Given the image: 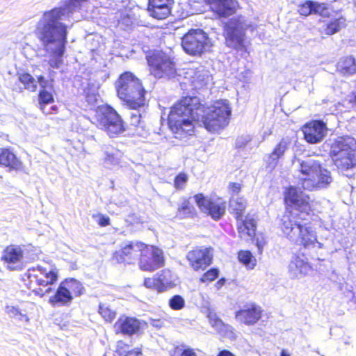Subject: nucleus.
Segmentation results:
<instances>
[{
    "label": "nucleus",
    "mask_w": 356,
    "mask_h": 356,
    "mask_svg": "<svg viewBox=\"0 0 356 356\" xmlns=\"http://www.w3.org/2000/svg\"><path fill=\"white\" fill-rule=\"evenodd\" d=\"M230 116L231 108L225 100L206 106L197 97L186 96L172 106L167 121L172 133L181 139L193 135L198 122L209 132H218L228 125Z\"/></svg>",
    "instance_id": "obj_1"
},
{
    "label": "nucleus",
    "mask_w": 356,
    "mask_h": 356,
    "mask_svg": "<svg viewBox=\"0 0 356 356\" xmlns=\"http://www.w3.org/2000/svg\"><path fill=\"white\" fill-rule=\"evenodd\" d=\"M63 15V8H54L46 11L37 24L35 35L46 49L49 44L59 42L58 47L53 51L48 63L52 68H58L63 63L62 57L67 43V27L58 22Z\"/></svg>",
    "instance_id": "obj_2"
},
{
    "label": "nucleus",
    "mask_w": 356,
    "mask_h": 356,
    "mask_svg": "<svg viewBox=\"0 0 356 356\" xmlns=\"http://www.w3.org/2000/svg\"><path fill=\"white\" fill-rule=\"evenodd\" d=\"M290 218L292 216H282L280 222V229L287 239L299 246L300 250L322 247L318 241L315 229L306 216L293 219Z\"/></svg>",
    "instance_id": "obj_3"
},
{
    "label": "nucleus",
    "mask_w": 356,
    "mask_h": 356,
    "mask_svg": "<svg viewBox=\"0 0 356 356\" xmlns=\"http://www.w3.org/2000/svg\"><path fill=\"white\" fill-rule=\"evenodd\" d=\"M117 97L130 109L143 107L147 91L142 81L131 72L120 74L114 83Z\"/></svg>",
    "instance_id": "obj_4"
},
{
    "label": "nucleus",
    "mask_w": 356,
    "mask_h": 356,
    "mask_svg": "<svg viewBox=\"0 0 356 356\" xmlns=\"http://www.w3.org/2000/svg\"><path fill=\"white\" fill-rule=\"evenodd\" d=\"M24 276L26 287L35 296L42 298L52 291L51 286L58 281V272L54 266L37 265L29 268Z\"/></svg>",
    "instance_id": "obj_5"
},
{
    "label": "nucleus",
    "mask_w": 356,
    "mask_h": 356,
    "mask_svg": "<svg viewBox=\"0 0 356 356\" xmlns=\"http://www.w3.org/2000/svg\"><path fill=\"white\" fill-rule=\"evenodd\" d=\"M302 177L299 179L304 190L313 191L327 188L332 181L331 173L316 161H302L300 165Z\"/></svg>",
    "instance_id": "obj_6"
},
{
    "label": "nucleus",
    "mask_w": 356,
    "mask_h": 356,
    "mask_svg": "<svg viewBox=\"0 0 356 356\" xmlns=\"http://www.w3.org/2000/svg\"><path fill=\"white\" fill-rule=\"evenodd\" d=\"M283 202L285 211L282 216H291L290 219H293L313 214L310 196L295 186L284 188Z\"/></svg>",
    "instance_id": "obj_7"
},
{
    "label": "nucleus",
    "mask_w": 356,
    "mask_h": 356,
    "mask_svg": "<svg viewBox=\"0 0 356 356\" xmlns=\"http://www.w3.org/2000/svg\"><path fill=\"white\" fill-rule=\"evenodd\" d=\"M330 156L333 164L342 171L356 167V142L350 137H340L331 145Z\"/></svg>",
    "instance_id": "obj_8"
},
{
    "label": "nucleus",
    "mask_w": 356,
    "mask_h": 356,
    "mask_svg": "<svg viewBox=\"0 0 356 356\" xmlns=\"http://www.w3.org/2000/svg\"><path fill=\"white\" fill-rule=\"evenodd\" d=\"M95 119L97 126L110 138H117L126 130L122 117L108 104H103L97 108Z\"/></svg>",
    "instance_id": "obj_9"
},
{
    "label": "nucleus",
    "mask_w": 356,
    "mask_h": 356,
    "mask_svg": "<svg viewBox=\"0 0 356 356\" xmlns=\"http://www.w3.org/2000/svg\"><path fill=\"white\" fill-rule=\"evenodd\" d=\"M181 45L188 55L201 56L212 47L209 35L202 29H191L181 38Z\"/></svg>",
    "instance_id": "obj_10"
},
{
    "label": "nucleus",
    "mask_w": 356,
    "mask_h": 356,
    "mask_svg": "<svg viewBox=\"0 0 356 356\" xmlns=\"http://www.w3.org/2000/svg\"><path fill=\"white\" fill-rule=\"evenodd\" d=\"M84 290L83 285L78 280L65 278L49 298V303L52 307L68 306L74 298L81 296Z\"/></svg>",
    "instance_id": "obj_11"
},
{
    "label": "nucleus",
    "mask_w": 356,
    "mask_h": 356,
    "mask_svg": "<svg viewBox=\"0 0 356 356\" xmlns=\"http://www.w3.org/2000/svg\"><path fill=\"white\" fill-rule=\"evenodd\" d=\"M140 245L137 259L140 270L152 273L165 265L164 254L161 248L155 245L145 243L143 241Z\"/></svg>",
    "instance_id": "obj_12"
},
{
    "label": "nucleus",
    "mask_w": 356,
    "mask_h": 356,
    "mask_svg": "<svg viewBox=\"0 0 356 356\" xmlns=\"http://www.w3.org/2000/svg\"><path fill=\"white\" fill-rule=\"evenodd\" d=\"M146 60L151 74L156 78L176 74L175 63L162 51H149L146 55Z\"/></svg>",
    "instance_id": "obj_13"
},
{
    "label": "nucleus",
    "mask_w": 356,
    "mask_h": 356,
    "mask_svg": "<svg viewBox=\"0 0 356 356\" xmlns=\"http://www.w3.org/2000/svg\"><path fill=\"white\" fill-rule=\"evenodd\" d=\"M246 29V25L241 16L229 19L224 26L226 41L229 45L236 49L245 47Z\"/></svg>",
    "instance_id": "obj_14"
},
{
    "label": "nucleus",
    "mask_w": 356,
    "mask_h": 356,
    "mask_svg": "<svg viewBox=\"0 0 356 356\" xmlns=\"http://www.w3.org/2000/svg\"><path fill=\"white\" fill-rule=\"evenodd\" d=\"M186 258L194 271H204L213 263V248L211 246H195L187 252Z\"/></svg>",
    "instance_id": "obj_15"
},
{
    "label": "nucleus",
    "mask_w": 356,
    "mask_h": 356,
    "mask_svg": "<svg viewBox=\"0 0 356 356\" xmlns=\"http://www.w3.org/2000/svg\"><path fill=\"white\" fill-rule=\"evenodd\" d=\"M193 199L200 211L215 221L220 220L226 213V202L220 200V197L213 200L207 198L202 193H198L194 195Z\"/></svg>",
    "instance_id": "obj_16"
},
{
    "label": "nucleus",
    "mask_w": 356,
    "mask_h": 356,
    "mask_svg": "<svg viewBox=\"0 0 356 356\" xmlns=\"http://www.w3.org/2000/svg\"><path fill=\"white\" fill-rule=\"evenodd\" d=\"M141 241H128L114 251L111 261L114 264L133 265L138 259Z\"/></svg>",
    "instance_id": "obj_17"
},
{
    "label": "nucleus",
    "mask_w": 356,
    "mask_h": 356,
    "mask_svg": "<svg viewBox=\"0 0 356 356\" xmlns=\"http://www.w3.org/2000/svg\"><path fill=\"white\" fill-rule=\"evenodd\" d=\"M147 325L144 321L122 314L113 324V328L116 334L131 337L142 332Z\"/></svg>",
    "instance_id": "obj_18"
},
{
    "label": "nucleus",
    "mask_w": 356,
    "mask_h": 356,
    "mask_svg": "<svg viewBox=\"0 0 356 356\" xmlns=\"http://www.w3.org/2000/svg\"><path fill=\"white\" fill-rule=\"evenodd\" d=\"M24 258V251L22 247L17 244H10L2 251L1 261L10 271L22 270Z\"/></svg>",
    "instance_id": "obj_19"
},
{
    "label": "nucleus",
    "mask_w": 356,
    "mask_h": 356,
    "mask_svg": "<svg viewBox=\"0 0 356 356\" xmlns=\"http://www.w3.org/2000/svg\"><path fill=\"white\" fill-rule=\"evenodd\" d=\"M303 138L309 144H317L323 141L327 131L326 123L322 120H312L301 128Z\"/></svg>",
    "instance_id": "obj_20"
},
{
    "label": "nucleus",
    "mask_w": 356,
    "mask_h": 356,
    "mask_svg": "<svg viewBox=\"0 0 356 356\" xmlns=\"http://www.w3.org/2000/svg\"><path fill=\"white\" fill-rule=\"evenodd\" d=\"M262 308L254 302L247 303L236 312L235 318L248 326L257 324L263 316Z\"/></svg>",
    "instance_id": "obj_21"
},
{
    "label": "nucleus",
    "mask_w": 356,
    "mask_h": 356,
    "mask_svg": "<svg viewBox=\"0 0 356 356\" xmlns=\"http://www.w3.org/2000/svg\"><path fill=\"white\" fill-rule=\"evenodd\" d=\"M171 273L168 269H163L152 277H145L143 286L147 289L162 293L172 286L170 281Z\"/></svg>",
    "instance_id": "obj_22"
},
{
    "label": "nucleus",
    "mask_w": 356,
    "mask_h": 356,
    "mask_svg": "<svg viewBox=\"0 0 356 356\" xmlns=\"http://www.w3.org/2000/svg\"><path fill=\"white\" fill-rule=\"evenodd\" d=\"M236 220L237 221L236 229L239 238L245 241H254L257 228L256 219L252 216L246 215L241 218V220Z\"/></svg>",
    "instance_id": "obj_23"
},
{
    "label": "nucleus",
    "mask_w": 356,
    "mask_h": 356,
    "mask_svg": "<svg viewBox=\"0 0 356 356\" xmlns=\"http://www.w3.org/2000/svg\"><path fill=\"white\" fill-rule=\"evenodd\" d=\"M207 3L215 13L223 17L233 15L238 8L236 0H207Z\"/></svg>",
    "instance_id": "obj_24"
},
{
    "label": "nucleus",
    "mask_w": 356,
    "mask_h": 356,
    "mask_svg": "<svg viewBox=\"0 0 356 356\" xmlns=\"http://www.w3.org/2000/svg\"><path fill=\"white\" fill-rule=\"evenodd\" d=\"M174 0H148L147 10L150 15L157 19H164L171 13Z\"/></svg>",
    "instance_id": "obj_25"
},
{
    "label": "nucleus",
    "mask_w": 356,
    "mask_h": 356,
    "mask_svg": "<svg viewBox=\"0 0 356 356\" xmlns=\"http://www.w3.org/2000/svg\"><path fill=\"white\" fill-rule=\"evenodd\" d=\"M0 166L17 172L22 170L23 163L10 148L0 147Z\"/></svg>",
    "instance_id": "obj_26"
},
{
    "label": "nucleus",
    "mask_w": 356,
    "mask_h": 356,
    "mask_svg": "<svg viewBox=\"0 0 356 356\" xmlns=\"http://www.w3.org/2000/svg\"><path fill=\"white\" fill-rule=\"evenodd\" d=\"M191 197H184L178 204L176 218L179 220L193 219L198 216V211L191 202Z\"/></svg>",
    "instance_id": "obj_27"
},
{
    "label": "nucleus",
    "mask_w": 356,
    "mask_h": 356,
    "mask_svg": "<svg viewBox=\"0 0 356 356\" xmlns=\"http://www.w3.org/2000/svg\"><path fill=\"white\" fill-rule=\"evenodd\" d=\"M229 210L235 220H241L245 217L248 204V200L243 196L230 197L229 200Z\"/></svg>",
    "instance_id": "obj_28"
},
{
    "label": "nucleus",
    "mask_w": 356,
    "mask_h": 356,
    "mask_svg": "<svg viewBox=\"0 0 356 356\" xmlns=\"http://www.w3.org/2000/svg\"><path fill=\"white\" fill-rule=\"evenodd\" d=\"M337 71L341 75L347 76L356 73V58L353 56H346L337 62Z\"/></svg>",
    "instance_id": "obj_29"
},
{
    "label": "nucleus",
    "mask_w": 356,
    "mask_h": 356,
    "mask_svg": "<svg viewBox=\"0 0 356 356\" xmlns=\"http://www.w3.org/2000/svg\"><path fill=\"white\" fill-rule=\"evenodd\" d=\"M18 81L23 85V88L14 86L13 90L22 92L23 90H27L31 92H35L37 90V83L35 78L29 72H21L17 74Z\"/></svg>",
    "instance_id": "obj_30"
},
{
    "label": "nucleus",
    "mask_w": 356,
    "mask_h": 356,
    "mask_svg": "<svg viewBox=\"0 0 356 356\" xmlns=\"http://www.w3.org/2000/svg\"><path fill=\"white\" fill-rule=\"evenodd\" d=\"M115 353V356H143L141 348H134L122 340L117 342Z\"/></svg>",
    "instance_id": "obj_31"
},
{
    "label": "nucleus",
    "mask_w": 356,
    "mask_h": 356,
    "mask_svg": "<svg viewBox=\"0 0 356 356\" xmlns=\"http://www.w3.org/2000/svg\"><path fill=\"white\" fill-rule=\"evenodd\" d=\"M49 90L47 88H40L38 95L39 108L42 113H45V108L47 104L54 102L53 95L54 86L52 83L49 85Z\"/></svg>",
    "instance_id": "obj_32"
},
{
    "label": "nucleus",
    "mask_w": 356,
    "mask_h": 356,
    "mask_svg": "<svg viewBox=\"0 0 356 356\" xmlns=\"http://www.w3.org/2000/svg\"><path fill=\"white\" fill-rule=\"evenodd\" d=\"M237 259L248 270L254 269L257 264V260L251 251L248 250H240L237 252Z\"/></svg>",
    "instance_id": "obj_33"
},
{
    "label": "nucleus",
    "mask_w": 356,
    "mask_h": 356,
    "mask_svg": "<svg viewBox=\"0 0 356 356\" xmlns=\"http://www.w3.org/2000/svg\"><path fill=\"white\" fill-rule=\"evenodd\" d=\"M312 270V266L302 260L296 259L290 266V271L293 277L299 278L305 276Z\"/></svg>",
    "instance_id": "obj_34"
},
{
    "label": "nucleus",
    "mask_w": 356,
    "mask_h": 356,
    "mask_svg": "<svg viewBox=\"0 0 356 356\" xmlns=\"http://www.w3.org/2000/svg\"><path fill=\"white\" fill-rule=\"evenodd\" d=\"M98 313L106 323H112L116 318L117 312L109 305L105 303H99Z\"/></svg>",
    "instance_id": "obj_35"
},
{
    "label": "nucleus",
    "mask_w": 356,
    "mask_h": 356,
    "mask_svg": "<svg viewBox=\"0 0 356 356\" xmlns=\"http://www.w3.org/2000/svg\"><path fill=\"white\" fill-rule=\"evenodd\" d=\"M290 144V140L288 138H282L280 142L275 145L269 156L273 161H277L282 156H284L286 150Z\"/></svg>",
    "instance_id": "obj_36"
},
{
    "label": "nucleus",
    "mask_w": 356,
    "mask_h": 356,
    "mask_svg": "<svg viewBox=\"0 0 356 356\" xmlns=\"http://www.w3.org/2000/svg\"><path fill=\"white\" fill-rule=\"evenodd\" d=\"M83 96L88 104H96L99 97L97 88L93 83H88L83 89Z\"/></svg>",
    "instance_id": "obj_37"
},
{
    "label": "nucleus",
    "mask_w": 356,
    "mask_h": 356,
    "mask_svg": "<svg viewBox=\"0 0 356 356\" xmlns=\"http://www.w3.org/2000/svg\"><path fill=\"white\" fill-rule=\"evenodd\" d=\"M344 19L343 17L335 18L330 20L326 25L324 29L325 33L328 35H332L339 32L343 24Z\"/></svg>",
    "instance_id": "obj_38"
},
{
    "label": "nucleus",
    "mask_w": 356,
    "mask_h": 356,
    "mask_svg": "<svg viewBox=\"0 0 356 356\" xmlns=\"http://www.w3.org/2000/svg\"><path fill=\"white\" fill-rule=\"evenodd\" d=\"M314 1L305 0L300 3L298 6V13L300 15L307 17L314 14Z\"/></svg>",
    "instance_id": "obj_39"
},
{
    "label": "nucleus",
    "mask_w": 356,
    "mask_h": 356,
    "mask_svg": "<svg viewBox=\"0 0 356 356\" xmlns=\"http://www.w3.org/2000/svg\"><path fill=\"white\" fill-rule=\"evenodd\" d=\"M220 274L217 268H211L205 271L200 277L199 282L201 283L209 284L216 280Z\"/></svg>",
    "instance_id": "obj_40"
},
{
    "label": "nucleus",
    "mask_w": 356,
    "mask_h": 356,
    "mask_svg": "<svg viewBox=\"0 0 356 356\" xmlns=\"http://www.w3.org/2000/svg\"><path fill=\"white\" fill-rule=\"evenodd\" d=\"M171 356H197L194 349L183 345L176 346L172 350Z\"/></svg>",
    "instance_id": "obj_41"
},
{
    "label": "nucleus",
    "mask_w": 356,
    "mask_h": 356,
    "mask_svg": "<svg viewBox=\"0 0 356 356\" xmlns=\"http://www.w3.org/2000/svg\"><path fill=\"white\" fill-rule=\"evenodd\" d=\"M5 312L10 318H16L20 321L24 319L26 321H29L28 316L23 314L17 307L8 305L5 307Z\"/></svg>",
    "instance_id": "obj_42"
},
{
    "label": "nucleus",
    "mask_w": 356,
    "mask_h": 356,
    "mask_svg": "<svg viewBox=\"0 0 356 356\" xmlns=\"http://www.w3.org/2000/svg\"><path fill=\"white\" fill-rule=\"evenodd\" d=\"M188 180V175L184 172H181L175 176L173 186L178 191L183 190L186 187Z\"/></svg>",
    "instance_id": "obj_43"
},
{
    "label": "nucleus",
    "mask_w": 356,
    "mask_h": 356,
    "mask_svg": "<svg viewBox=\"0 0 356 356\" xmlns=\"http://www.w3.org/2000/svg\"><path fill=\"white\" fill-rule=\"evenodd\" d=\"M168 305L172 310H181L185 307V300L180 295H174L168 300Z\"/></svg>",
    "instance_id": "obj_44"
},
{
    "label": "nucleus",
    "mask_w": 356,
    "mask_h": 356,
    "mask_svg": "<svg viewBox=\"0 0 356 356\" xmlns=\"http://www.w3.org/2000/svg\"><path fill=\"white\" fill-rule=\"evenodd\" d=\"M328 7L326 3L314 1V14L323 17H328Z\"/></svg>",
    "instance_id": "obj_45"
},
{
    "label": "nucleus",
    "mask_w": 356,
    "mask_h": 356,
    "mask_svg": "<svg viewBox=\"0 0 356 356\" xmlns=\"http://www.w3.org/2000/svg\"><path fill=\"white\" fill-rule=\"evenodd\" d=\"M242 188L243 184L238 182H229L227 186L228 191L232 195L238 194L241 191Z\"/></svg>",
    "instance_id": "obj_46"
},
{
    "label": "nucleus",
    "mask_w": 356,
    "mask_h": 356,
    "mask_svg": "<svg viewBox=\"0 0 356 356\" xmlns=\"http://www.w3.org/2000/svg\"><path fill=\"white\" fill-rule=\"evenodd\" d=\"M104 163L106 165H115L119 163V159L114 154L106 152Z\"/></svg>",
    "instance_id": "obj_47"
},
{
    "label": "nucleus",
    "mask_w": 356,
    "mask_h": 356,
    "mask_svg": "<svg viewBox=\"0 0 356 356\" xmlns=\"http://www.w3.org/2000/svg\"><path fill=\"white\" fill-rule=\"evenodd\" d=\"M208 317L209 322L213 327H222L224 325L222 321L216 314H210Z\"/></svg>",
    "instance_id": "obj_48"
},
{
    "label": "nucleus",
    "mask_w": 356,
    "mask_h": 356,
    "mask_svg": "<svg viewBox=\"0 0 356 356\" xmlns=\"http://www.w3.org/2000/svg\"><path fill=\"white\" fill-rule=\"evenodd\" d=\"M97 217V223L100 227H106L111 224V220L108 216L103 214H98Z\"/></svg>",
    "instance_id": "obj_49"
},
{
    "label": "nucleus",
    "mask_w": 356,
    "mask_h": 356,
    "mask_svg": "<svg viewBox=\"0 0 356 356\" xmlns=\"http://www.w3.org/2000/svg\"><path fill=\"white\" fill-rule=\"evenodd\" d=\"M149 323L152 327L161 329L164 325L165 320L164 318H151Z\"/></svg>",
    "instance_id": "obj_50"
},
{
    "label": "nucleus",
    "mask_w": 356,
    "mask_h": 356,
    "mask_svg": "<svg viewBox=\"0 0 356 356\" xmlns=\"http://www.w3.org/2000/svg\"><path fill=\"white\" fill-rule=\"evenodd\" d=\"M37 80L40 85V88H47L49 86L48 81H47L42 75L38 76Z\"/></svg>",
    "instance_id": "obj_51"
},
{
    "label": "nucleus",
    "mask_w": 356,
    "mask_h": 356,
    "mask_svg": "<svg viewBox=\"0 0 356 356\" xmlns=\"http://www.w3.org/2000/svg\"><path fill=\"white\" fill-rule=\"evenodd\" d=\"M265 244H266V241L264 240H261L260 241L259 239H257V241L255 242V245H256V246L258 248V252H259V254H262L263 248H264V246Z\"/></svg>",
    "instance_id": "obj_52"
},
{
    "label": "nucleus",
    "mask_w": 356,
    "mask_h": 356,
    "mask_svg": "<svg viewBox=\"0 0 356 356\" xmlns=\"http://www.w3.org/2000/svg\"><path fill=\"white\" fill-rule=\"evenodd\" d=\"M348 102L353 106L356 107V91L352 92L349 95Z\"/></svg>",
    "instance_id": "obj_53"
},
{
    "label": "nucleus",
    "mask_w": 356,
    "mask_h": 356,
    "mask_svg": "<svg viewBox=\"0 0 356 356\" xmlns=\"http://www.w3.org/2000/svg\"><path fill=\"white\" fill-rule=\"evenodd\" d=\"M225 279L224 277L219 279L215 284V287L216 289H220L222 286L225 284Z\"/></svg>",
    "instance_id": "obj_54"
},
{
    "label": "nucleus",
    "mask_w": 356,
    "mask_h": 356,
    "mask_svg": "<svg viewBox=\"0 0 356 356\" xmlns=\"http://www.w3.org/2000/svg\"><path fill=\"white\" fill-rule=\"evenodd\" d=\"M217 356H235L231 351L228 350H220Z\"/></svg>",
    "instance_id": "obj_55"
},
{
    "label": "nucleus",
    "mask_w": 356,
    "mask_h": 356,
    "mask_svg": "<svg viewBox=\"0 0 356 356\" xmlns=\"http://www.w3.org/2000/svg\"><path fill=\"white\" fill-rule=\"evenodd\" d=\"M51 111H45V113H44L46 114V115H49V114H53V113H58V107L56 105L52 106L51 107Z\"/></svg>",
    "instance_id": "obj_56"
},
{
    "label": "nucleus",
    "mask_w": 356,
    "mask_h": 356,
    "mask_svg": "<svg viewBox=\"0 0 356 356\" xmlns=\"http://www.w3.org/2000/svg\"><path fill=\"white\" fill-rule=\"evenodd\" d=\"M280 356H291L289 353L286 352V350H282L280 353Z\"/></svg>",
    "instance_id": "obj_57"
}]
</instances>
